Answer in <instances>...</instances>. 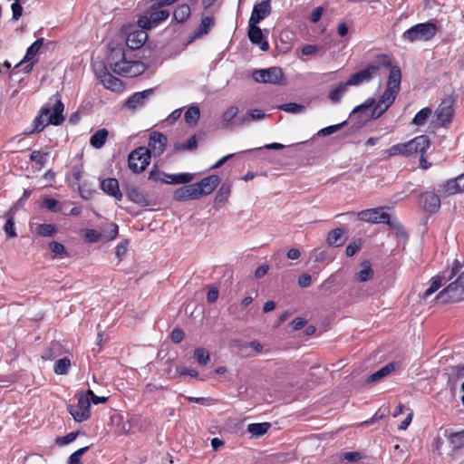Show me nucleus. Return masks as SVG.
<instances>
[{
    "instance_id": "nucleus-49",
    "label": "nucleus",
    "mask_w": 464,
    "mask_h": 464,
    "mask_svg": "<svg viewBox=\"0 0 464 464\" xmlns=\"http://www.w3.org/2000/svg\"><path fill=\"white\" fill-rule=\"evenodd\" d=\"M47 157H48V153H46V152H41L39 150H34V151H32V153L30 155V160L32 161L36 162L41 167H43L46 163V161H47Z\"/></svg>"
},
{
    "instance_id": "nucleus-19",
    "label": "nucleus",
    "mask_w": 464,
    "mask_h": 464,
    "mask_svg": "<svg viewBox=\"0 0 464 464\" xmlns=\"http://www.w3.org/2000/svg\"><path fill=\"white\" fill-rule=\"evenodd\" d=\"M98 78L103 86L111 91H119L122 84L121 80L114 77L105 66H102V72H98Z\"/></svg>"
},
{
    "instance_id": "nucleus-14",
    "label": "nucleus",
    "mask_w": 464,
    "mask_h": 464,
    "mask_svg": "<svg viewBox=\"0 0 464 464\" xmlns=\"http://www.w3.org/2000/svg\"><path fill=\"white\" fill-rule=\"evenodd\" d=\"M167 142L168 139L163 133L152 131L150 135L149 148H147L150 150V155H161L166 149Z\"/></svg>"
},
{
    "instance_id": "nucleus-58",
    "label": "nucleus",
    "mask_w": 464,
    "mask_h": 464,
    "mask_svg": "<svg viewBox=\"0 0 464 464\" xmlns=\"http://www.w3.org/2000/svg\"><path fill=\"white\" fill-rule=\"evenodd\" d=\"M76 437H77L76 432H70L63 437L57 438L56 443L59 445H67V444L72 442L73 440H75Z\"/></svg>"
},
{
    "instance_id": "nucleus-23",
    "label": "nucleus",
    "mask_w": 464,
    "mask_h": 464,
    "mask_svg": "<svg viewBox=\"0 0 464 464\" xmlns=\"http://www.w3.org/2000/svg\"><path fill=\"white\" fill-rule=\"evenodd\" d=\"M423 208L430 213L437 212L440 208V199L433 192H426L422 195Z\"/></svg>"
},
{
    "instance_id": "nucleus-32",
    "label": "nucleus",
    "mask_w": 464,
    "mask_h": 464,
    "mask_svg": "<svg viewBox=\"0 0 464 464\" xmlns=\"http://www.w3.org/2000/svg\"><path fill=\"white\" fill-rule=\"evenodd\" d=\"M394 369H395L394 363L390 362V363L386 364L385 366H383L382 368H381L380 370H378L377 372H375L374 373H372V375H370L368 377L367 381L369 382H377V381L382 379L383 377L389 375L392 372L394 371Z\"/></svg>"
},
{
    "instance_id": "nucleus-56",
    "label": "nucleus",
    "mask_w": 464,
    "mask_h": 464,
    "mask_svg": "<svg viewBox=\"0 0 464 464\" xmlns=\"http://www.w3.org/2000/svg\"><path fill=\"white\" fill-rule=\"evenodd\" d=\"M12 9V18L14 20H18L23 14V7L20 4V0H14V3L11 5Z\"/></svg>"
},
{
    "instance_id": "nucleus-44",
    "label": "nucleus",
    "mask_w": 464,
    "mask_h": 464,
    "mask_svg": "<svg viewBox=\"0 0 464 464\" xmlns=\"http://www.w3.org/2000/svg\"><path fill=\"white\" fill-rule=\"evenodd\" d=\"M230 187L228 185L223 184L219 189L218 190L215 196V202L218 204L227 202L229 195H230Z\"/></svg>"
},
{
    "instance_id": "nucleus-42",
    "label": "nucleus",
    "mask_w": 464,
    "mask_h": 464,
    "mask_svg": "<svg viewBox=\"0 0 464 464\" xmlns=\"http://www.w3.org/2000/svg\"><path fill=\"white\" fill-rule=\"evenodd\" d=\"M277 109L282 110L288 113H301L304 111V106L303 104L295 103V102H288L284 103L277 106Z\"/></svg>"
},
{
    "instance_id": "nucleus-12",
    "label": "nucleus",
    "mask_w": 464,
    "mask_h": 464,
    "mask_svg": "<svg viewBox=\"0 0 464 464\" xmlns=\"http://www.w3.org/2000/svg\"><path fill=\"white\" fill-rule=\"evenodd\" d=\"M219 182L220 179L218 176L210 175L202 179L199 182L193 183L194 188L197 190L196 193L198 198L212 193L218 186Z\"/></svg>"
},
{
    "instance_id": "nucleus-47",
    "label": "nucleus",
    "mask_w": 464,
    "mask_h": 464,
    "mask_svg": "<svg viewBox=\"0 0 464 464\" xmlns=\"http://www.w3.org/2000/svg\"><path fill=\"white\" fill-rule=\"evenodd\" d=\"M344 124H345V121L339 123V124L327 126L325 128L319 130L317 131V135L320 137H325V136L332 135V134L335 133L336 131H338Z\"/></svg>"
},
{
    "instance_id": "nucleus-53",
    "label": "nucleus",
    "mask_w": 464,
    "mask_h": 464,
    "mask_svg": "<svg viewBox=\"0 0 464 464\" xmlns=\"http://www.w3.org/2000/svg\"><path fill=\"white\" fill-rule=\"evenodd\" d=\"M83 394L89 396V401H92L95 405L105 403L108 401V397L98 396L92 390H88L86 392H83Z\"/></svg>"
},
{
    "instance_id": "nucleus-57",
    "label": "nucleus",
    "mask_w": 464,
    "mask_h": 464,
    "mask_svg": "<svg viewBox=\"0 0 464 464\" xmlns=\"http://www.w3.org/2000/svg\"><path fill=\"white\" fill-rule=\"evenodd\" d=\"M79 194L83 199H89L93 194V189L89 188L87 184H82L78 188Z\"/></svg>"
},
{
    "instance_id": "nucleus-7",
    "label": "nucleus",
    "mask_w": 464,
    "mask_h": 464,
    "mask_svg": "<svg viewBox=\"0 0 464 464\" xmlns=\"http://www.w3.org/2000/svg\"><path fill=\"white\" fill-rule=\"evenodd\" d=\"M461 268L462 266L458 260H454L452 266L450 269L442 271L430 279V285L424 292L422 298L427 300L441 287L443 282L450 281Z\"/></svg>"
},
{
    "instance_id": "nucleus-63",
    "label": "nucleus",
    "mask_w": 464,
    "mask_h": 464,
    "mask_svg": "<svg viewBox=\"0 0 464 464\" xmlns=\"http://www.w3.org/2000/svg\"><path fill=\"white\" fill-rule=\"evenodd\" d=\"M177 372L179 375H189L191 377H197L198 372L194 369H188L186 367L179 366Z\"/></svg>"
},
{
    "instance_id": "nucleus-21",
    "label": "nucleus",
    "mask_w": 464,
    "mask_h": 464,
    "mask_svg": "<svg viewBox=\"0 0 464 464\" xmlns=\"http://www.w3.org/2000/svg\"><path fill=\"white\" fill-rule=\"evenodd\" d=\"M146 30L147 29L140 28V30L130 33L126 39L127 46L132 50L140 48L148 39Z\"/></svg>"
},
{
    "instance_id": "nucleus-30",
    "label": "nucleus",
    "mask_w": 464,
    "mask_h": 464,
    "mask_svg": "<svg viewBox=\"0 0 464 464\" xmlns=\"http://www.w3.org/2000/svg\"><path fill=\"white\" fill-rule=\"evenodd\" d=\"M360 271L357 273L356 278L360 282H367L373 276V270L370 261L364 260L361 263Z\"/></svg>"
},
{
    "instance_id": "nucleus-62",
    "label": "nucleus",
    "mask_w": 464,
    "mask_h": 464,
    "mask_svg": "<svg viewBox=\"0 0 464 464\" xmlns=\"http://www.w3.org/2000/svg\"><path fill=\"white\" fill-rule=\"evenodd\" d=\"M311 283H312V278L309 274H302L298 277V285L301 287H308V286H310Z\"/></svg>"
},
{
    "instance_id": "nucleus-41",
    "label": "nucleus",
    "mask_w": 464,
    "mask_h": 464,
    "mask_svg": "<svg viewBox=\"0 0 464 464\" xmlns=\"http://www.w3.org/2000/svg\"><path fill=\"white\" fill-rule=\"evenodd\" d=\"M70 367V359L64 357L56 361V362L54 363L53 371L56 374H66Z\"/></svg>"
},
{
    "instance_id": "nucleus-20",
    "label": "nucleus",
    "mask_w": 464,
    "mask_h": 464,
    "mask_svg": "<svg viewBox=\"0 0 464 464\" xmlns=\"http://www.w3.org/2000/svg\"><path fill=\"white\" fill-rule=\"evenodd\" d=\"M464 191V174L447 180L443 184L442 192L445 195H455Z\"/></svg>"
},
{
    "instance_id": "nucleus-3",
    "label": "nucleus",
    "mask_w": 464,
    "mask_h": 464,
    "mask_svg": "<svg viewBox=\"0 0 464 464\" xmlns=\"http://www.w3.org/2000/svg\"><path fill=\"white\" fill-rule=\"evenodd\" d=\"M108 62L111 70L122 76L135 77L145 71V66L141 62L128 61L121 48L112 49Z\"/></svg>"
},
{
    "instance_id": "nucleus-45",
    "label": "nucleus",
    "mask_w": 464,
    "mask_h": 464,
    "mask_svg": "<svg viewBox=\"0 0 464 464\" xmlns=\"http://www.w3.org/2000/svg\"><path fill=\"white\" fill-rule=\"evenodd\" d=\"M130 200L138 203V204H145L146 198L144 195L137 188H132L128 191L127 194Z\"/></svg>"
},
{
    "instance_id": "nucleus-33",
    "label": "nucleus",
    "mask_w": 464,
    "mask_h": 464,
    "mask_svg": "<svg viewBox=\"0 0 464 464\" xmlns=\"http://www.w3.org/2000/svg\"><path fill=\"white\" fill-rule=\"evenodd\" d=\"M407 149H406V142L403 143H397L391 148L383 150L382 154L383 157L388 159L391 157L401 155V156H407Z\"/></svg>"
},
{
    "instance_id": "nucleus-15",
    "label": "nucleus",
    "mask_w": 464,
    "mask_h": 464,
    "mask_svg": "<svg viewBox=\"0 0 464 464\" xmlns=\"http://www.w3.org/2000/svg\"><path fill=\"white\" fill-rule=\"evenodd\" d=\"M239 109L236 105L227 107L221 114L220 128L223 130H233L238 126V114Z\"/></svg>"
},
{
    "instance_id": "nucleus-2",
    "label": "nucleus",
    "mask_w": 464,
    "mask_h": 464,
    "mask_svg": "<svg viewBox=\"0 0 464 464\" xmlns=\"http://www.w3.org/2000/svg\"><path fill=\"white\" fill-rule=\"evenodd\" d=\"M64 110L63 103L62 102L58 94L53 95L49 103L44 106L38 115L33 121V129L31 133H39L49 124L60 125L63 121V115Z\"/></svg>"
},
{
    "instance_id": "nucleus-64",
    "label": "nucleus",
    "mask_w": 464,
    "mask_h": 464,
    "mask_svg": "<svg viewBox=\"0 0 464 464\" xmlns=\"http://www.w3.org/2000/svg\"><path fill=\"white\" fill-rule=\"evenodd\" d=\"M218 289L217 287H210L208 292V295H207V300L208 303H214L217 301L218 297Z\"/></svg>"
},
{
    "instance_id": "nucleus-11",
    "label": "nucleus",
    "mask_w": 464,
    "mask_h": 464,
    "mask_svg": "<svg viewBox=\"0 0 464 464\" xmlns=\"http://www.w3.org/2000/svg\"><path fill=\"white\" fill-rule=\"evenodd\" d=\"M358 217L361 220L366 222L392 225L390 215L385 211L384 208L362 210L358 213Z\"/></svg>"
},
{
    "instance_id": "nucleus-17",
    "label": "nucleus",
    "mask_w": 464,
    "mask_h": 464,
    "mask_svg": "<svg viewBox=\"0 0 464 464\" xmlns=\"http://www.w3.org/2000/svg\"><path fill=\"white\" fill-rule=\"evenodd\" d=\"M248 38L253 44L258 45L262 51L269 49L268 42L266 40L262 30L256 24H248Z\"/></svg>"
},
{
    "instance_id": "nucleus-25",
    "label": "nucleus",
    "mask_w": 464,
    "mask_h": 464,
    "mask_svg": "<svg viewBox=\"0 0 464 464\" xmlns=\"http://www.w3.org/2000/svg\"><path fill=\"white\" fill-rule=\"evenodd\" d=\"M266 117L265 113L258 109L248 111L242 117L238 118V126H245L253 121H260Z\"/></svg>"
},
{
    "instance_id": "nucleus-50",
    "label": "nucleus",
    "mask_w": 464,
    "mask_h": 464,
    "mask_svg": "<svg viewBox=\"0 0 464 464\" xmlns=\"http://www.w3.org/2000/svg\"><path fill=\"white\" fill-rule=\"evenodd\" d=\"M119 232V227L115 223L110 224L106 230L104 231V234L102 235V237H104L106 240H113L118 236Z\"/></svg>"
},
{
    "instance_id": "nucleus-29",
    "label": "nucleus",
    "mask_w": 464,
    "mask_h": 464,
    "mask_svg": "<svg viewBox=\"0 0 464 464\" xmlns=\"http://www.w3.org/2000/svg\"><path fill=\"white\" fill-rule=\"evenodd\" d=\"M108 130L106 129H100L95 131L90 139V144L95 149H101L106 142L108 138Z\"/></svg>"
},
{
    "instance_id": "nucleus-6",
    "label": "nucleus",
    "mask_w": 464,
    "mask_h": 464,
    "mask_svg": "<svg viewBox=\"0 0 464 464\" xmlns=\"http://www.w3.org/2000/svg\"><path fill=\"white\" fill-rule=\"evenodd\" d=\"M464 299V272L436 296L440 303L459 302Z\"/></svg>"
},
{
    "instance_id": "nucleus-26",
    "label": "nucleus",
    "mask_w": 464,
    "mask_h": 464,
    "mask_svg": "<svg viewBox=\"0 0 464 464\" xmlns=\"http://www.w3.org/2000/svg\"><path fill=\"white\" fill-rule=\"evenodd\" d=\"M44 44V38H39L34 41L26 50V53L24 59L17 64V66L22 63H27L32 61L39 53L41 47Z\"/></svg>"
},
{
    "instance_id": "nucleus-46",
    "label": "nucleus",
    "mask_w": 464,
    "mask_h": 464,
    "mask_svg": "<svg viewBox=\"0 0 464 464\" xmlns=\"http://www.w3.org/2000/svg\"><path fill=\"white\" fill-rule=\"evenodd\" d=\"M194 358L201 365H205L209 361V353L204 348H198L194 352Z\"/></svg>"
},
{
    "instance_id": "nucleus-39",
    "label": "nucleus",
    "mask_w": 464,
    "mask_h": 464,
    "mask_svg": "<svg viewBox=\"0 0 464 464\" xmlns=\"http://www.w3.org/2000/svg\"><path fill=\"white\" fill-rule=\"evenodd\" d=\"M215 21L212 16H205L201 19V23L196 32V35H202L208 34L214 26Z\"/></svg>"
},
{
    "instance_id": "nucleus-10",
    "label": "nucleus",
    "mask_w": 464,
    "mask_h": 464,
    "mask_svg": "<svg viewBox=\"0 0 464 464\" xmlns=\"http://www.w3.org/2000/svg\"><path fill=\"white\" fill-rule=\"evenodd\" d=\"M253 79L256 82L271 84H283L285 81L284 73L279 67L256 70L253 72Z\"/></svg>"
},
{
    "instance_id": "nucleus-5",
    "label": "nucleus",
    "mask_w": 464,
    "mask_h": 464,
    "mask_svg": "<svg viewBox=\"0 0 464 464\" xmlns=\"http://www.w3.org/2000/svg\"><path fill=\"white\" fill-rule=\"evenodd\" d=\"M159 5V3L153 4L150 9L137 21L138 26L142 29H151L158 26L160 23L167 20L169 12Z\"/></svg>"
},
{
    "instance_id": "nucleus-38",
    "label": "nucleus",
    "mask_w": 464,
    "mask_h": 464,
    "mask_svg": "<svg viewBox=\"0 0 464 464\" xmlns=\"http://www.w3.org/2000/svg\"><path fill=\"white\" fill-rule=\"evenodd\" d=\"M200 116V110L198 106L189 107L184 115L185 121L188 125H196Z\"/></svg>"
},
{
    "instance_id": "nucleus-43",
    "label": "nucleus",
    "mask_w": 464,
    "mask_h": 464,
    "mask_svg": "<svg viewBox=\"0 0 464 464\" xmlns=\"http://www.w3.org/2000/svg\"><path fill=\"white\" fill-rule=\"evenodd\" d=\"M56 232V227L53 224H40L36 227V233L41 237H52Z\"/></svg>"
},
{
    "instance_id": "nucleus-9",
    "label": "nucleus",
    "mask_w": 464,
    "mask_h": 464,
    "mask_svg": "<svg viewBox=\"0 0 464 464\" xmlns=\"http://www.w3.org/2000/svg\"><path fill=\"white\" fill-rule=\"evenodd\" d=\"M90 408L89 396L83 394V392H79L77 404L68 405L67 410L75 421L82 422L90 418Z\"/></svg>"
},
{
    "instance_id": "nucleus-13",
    "label": "nucleus",
    "mask_w": 464,
    "mask_h": 464,
    "mask_svg": "<svg viewBox=\"0 0 464 464\" xmlns=\"http://www.w3.org/2000/svg\"><path fill=\"white\" fill-rule=\"evenodd\" d=\"M430 146V141L428 136L420 135L406 142L407 156H411L414 154H425Z\"/></svg>"
},
{
    "instance_id": "nucleus-60",
    "label": "nucleus",
    "mask_w": 464,
    "mask_h": 464,
    "mask_svg": "<svg viewBox=\"0 0 464 464\" xmlns=\"http://www.w3.org/2000/svg\"><path fill=\"white\" fill-rule=\"evenodd\" d=\"M185 334L184 332L179 328H175L171 332V340L179 343L184 339Z\"/></svg>"
},
{
    "instance_id": "nucleus-40",
    "label": "nucleus",
    "mask_w": 464,
    "mask_h": 464,
    "mask_svg": "<svg viewBox=\"0 0 464 464\" xmlns=\"http://www.w3.org/2000/svg\"><path fill=\"white\" fill-rule=\"evenodd\" d=\"M431 109L426 107L419 111L412 120V124L416 126L424 125L428 118L431 115Z\"/></svg>"
},
{
    "instance_id": "nucleus-16",
    "label": "nucleus",
    "mask_w": 464,
    "mask_h": 464,
    "mask_svg": "<svg viewBox=\"0 0 464 464\" xmlns=\"http://www.w3.org/2000/svg\"><path fill=\"white\" fill-rule=\"evenodd\" d=\"M271 13L270 0H263L262 2L254 5L250 18L249 24H257L265 19Z\"/></svg>"
},
{
    "instance_id": "nucleus-37",
    "label": "nucleus",
    "mask_w": 464,
    "mask_h": 464,
    "mask_svg": "<svg viewBox=\"0 0 464 464\" xmlns=\"http://www.w3.org/2000/svg\"><path fill=\"white\" fill-rule=\"evenodd\" d=\"M343 230L341 228H336L328 233L326 240L330 246H339L343 243Z\"/></svg>"
},
{
    "instance_id": "nucleus-27",
    "label": "nucleus",
    "mask_w": 464,
    "mask_h": 464,
    "mask_svg": "<svg viewBox=\"0 0 464 464\" xmlns=\"http://www.w3.org/2000/svg\"><path fill=\"white\" fill-rule=\"evenodd\" d=\"M436 117L437 121L441 125H446L451 121V117L453 114V110L450 106L440 104L436 110Z\"/></svg>"
},
{
    "instance_id": "nucleus-52",
    "label": "nucleus",
    "mask_w": 464,
    "mask_h": 464,
    "mask_svg": "<svg viewBox=\"0 0 464 464\" xmlns=\"http://www.w3.org/2000/svg\"><path fill=\"white\" fill-rule=\"evenodd\" d=\"M193 179V174L179 173L174 175L173 184H187Z\"/></svg>"
},
{
    "instance_id": "nucleus-54",
    "label": "nucleus",
    "mask_w": 464,
    "mask_h": 464,
    "mask_svg": "<svg viewBox=\"0 0 464 464\" xmlns=\"http://www.w3.org/2000/svg\"><path fill=\"white\" fill-rule=\"evenodd\" d=\"M50 249L54 256H63L66 255L65 247L61 243L53 241L50 243Z\"/></svg>"
},
{
    "instance_id": "nucleus-1",
    "label": "nucleus",
    "mask_w": 464,
    "mask_h": 464,
    "mask_svg": "<svg viewBox=\"0 0 464 464\" xmlns=\"http://www.w3.org/2000/svg\"><path fill=\"white\" fill-rule=\"evenodd\" d=\"M377 60L378 63L368 64L364 69L353 73L348 80V83L357 86L375 77L379 73L381 65L390 69L385 90L378 102H375L374 98H368L363 103L353 110V113H357L372 108L371 113L372 119L381 117L394 102L399 94L401 81V69L397 65H392L389 55L380 54L377 56Z\"/></svg>"
},
{
    "instance_id": "nucleus-48",
    "label": "nucleus",
    "mask_w": 464,
    "mask_h": 464,
    "mask_svg": "<svg viewBox=\"0 0 464 464\" xmlns=\"http://www.w3.org/2000/svg\"><path fill=\"white\" fill-rule=\"evenodd\" d=\"M83 238L86 242L96 243L102 238V234L94 229H85Z\"/></svg>"
},
{
    "instance_id": "nucleus-24",
    "label": "nucleus",
    "mask_w": 464,
    "mask_h": 464,
    "mask_svg": "<svg viewBox=\"0 0 464 464\" xmlns=\"http://www.w3.org/2000/svg\"><path fill=\"white\" fill-rule=\"evenodd\" d=\"M196 188H194L193 184H189L184 187H181L175 190L174 198L178 201H187L189 199H198Z\"/></svg>"
},
{
    "instance_id": "nucleus-22",
    "label": "nucleus",
    "mask_w": 464,
    "mask_h": 464,
    "mask_svg": "<svg viewBox=\"0 0 464 464\" xmlns=\"http://www.w3.org/2000/svg\"><path fill=\"white\" fill-rule=\"evenodd\" d=\"M102 190L117 200H121L122 193L119 188V182L114 178H108L101 182Z\"/></svg>"
},
{
    "instance_id": "nucleus-31",
    "label": "nucleus",
    "mask_w": 464,
    "mask_h": 464,
    "mask_svg": "<svg viewBox=\"0 0 464 464\" xmlns=\"http://www.w3.org/2000/svg\"><path fill=\"white\" fill-rule=\"evenodd\" d=\"M4 218H5V224L4 226V231L8 237H15L17 236L14 227V218L12 209L7 211Z\"/></svg>"
},
{
    "instance_id": "nucleus-51",
    "label": "nucleus",
    "mask_w": 464,
    "mask_h": 464,
    "mask_svg": "<svg viewBox=\"0 0 464 464\" xmlns=\"http://www.w3.org/2000/svg\"><path fill=\"white\" fill-rule=\"evenodd\" d=\"M197 148V139L196 136L190 137L186 142L184 143H178L175 145V150H191Z\"/></svg>"
},
{
    "instance_id": "nucleus-4",
    "label": "nucleus",
    "mask_w": 464,
    "mask_h": 464,
    "mask_svg": "<svg viewBox=\"0 0 464 464\" xmlns=\"http://www.w3.org/2000/svg\"><path fill=\"white\" fill-rule=\"evenodd\" d=\"M438 27L433 22H426L417 24L408 30H406L401 39L408 43H413L417 41L427 42L431 40L437 34Z\"/></svg>"
},
{
    "instance_id": "nucleus-35",
    "label": "nucleus",
    "mask_w": 464,
    "mask_h": 464,
    "mask_svg": "<svg viewBox=\"0 0 464 464\" xmlns=\"http://www.w3.org/2000/svg\"><path fill=\"white\" fill-rule=\"evenodd\" d=\"M448 440L452 446L453 450H459L464 448V430L451 432L448 436Z\"/></svg>"
},
{
    "instance_id": "nucleus-8",
    "label": "nucleus",
    "mask_w": 464,
    "mask_h": 464,
    "mask_svg": "<svg viewBox=\"0 0 464 464\" xmlns=\"http://www.w3.org/2000/svg\"><path fill=\"white\" fill-rule=\"evenodd\" d=\"M150 162V150L146 147H138L128 157L130 169L134 173L142 172Z\"/></svg>"
},
{
    "instance_id": "nucleus-36",
    "label": "nucleus",
    "mask_w": 464,
    "mask_h": 464,
    "mask_svg": "<svg viewBox=\"0 0 464 464\" xmlns=\"http://www.w3.org/2000/svg\"><path fill=\"white\" fill-rule=\"evenodd\" d=\"M191 10L188 5H179L176 7L173 17L178 23H183L190 15Z\"/></svg>"
},
{
    "instance_id": "nucleus-55",
    "label": "nucleus",
    "mask_w": 464,
    "mask_h": 464,
    "mask_svg": "<svg viewBox=\"0 0 464 464\" xmlns=\"http://www.w3.org/2000/svg\"><path fill=\"white\" fill-rule=\"evenodd\" d=\"M165 172L153 168L149 173V179H151L156 182L165 183Z\"/></svg>"
},
{
    "instance_id": "nucleus-28",
    "label": "nucleus",
    "mask_w": 464,
    "mask_h": 464,
    "mask_svg": "<svg viewBox=\"0 0 464 464\" xmlns=\"http://www.w3.org/2000/svg\"><path fill=\"white\" fill-rule=\"evenodd\" d=\"M352 86L348 83V81L345 82L339 83L336 87L333 88L329 92V99L334 103H338L343 95L346 93L348 87Z\"/></svg>"
},
{
    "instance_id": "nucleus-59",
    "label": "nucleus",
    "mask_w": 464,
    "mask_h": 464,
    "mask_svg": "<svg viewBox=\"0 0 464 464\" xmlns=\"http://www.w3.org/2000/svg\"><path fill=\"white\" fill-rule=\"evenodd\" d=\"M44 207L52 212H57L59 210L58 201L56 199L51 198L44 199Z\"/></svg>"
},
{
    "instance_id": "nucleus-18",
    "label": "nucleus",
    "mask_w": 464,
    "mask_h": 464,
    "mask_svg": "<svg viewBox=\"0 0 464 464\" xmlns=\"http://www.w3.org/2000/svg\"><path fill=\"white\" fill-rule=\"evenodd\" d=\"M153 93L152 89L144 90L142 92L133 93L125 102L127 108L130 110H136L144 106Z\"/></svg>"
},
{
    "instance_id": "nucleus-61",
    "label": "nucleus",
    "mask_w": 464,
    "mask_h": 464,
    "mask_svg": "<svg viewBox=\"0 0 464 464\" xmlns=\"http://www.w3.org/2000/svg\"><path fill=\"white\" fill-rule=\"evenodd\" d=\"M343 459L348 462H356L362 459V455L359 452L354 451L345 452L343 455Z\"/></svg>"
},
{
    "instance_id": "nucleus-34",
    "label": "nucleus",
    "mask_w": 464,
    "mask_h": 464,
    "mask_svg": "<svg viewBox=\"0 0 464 464\" xmlns=\"http://www.w3.org/2000/svg\"><path fill=\"white\" fill-rule=\"evenodd\" d=\"M270 426L269 422L251 423L247 426V431L254 437H260L267 432Z\"/></svg>"
}]
</instances>
